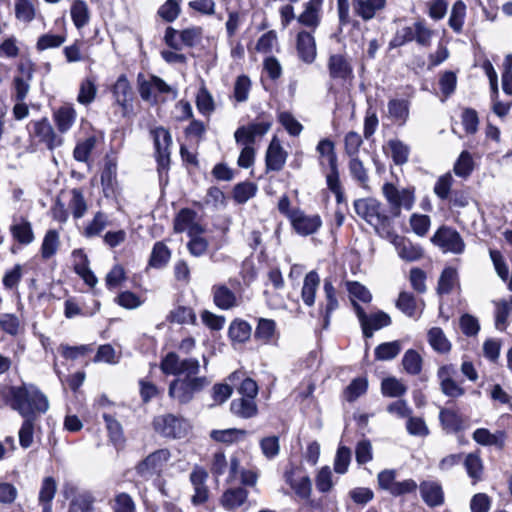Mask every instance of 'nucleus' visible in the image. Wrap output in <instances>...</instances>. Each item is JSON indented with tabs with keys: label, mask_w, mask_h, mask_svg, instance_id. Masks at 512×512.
Here are the masks:
<instances>
[{
	"label": "nucleus",
	"mask_w": 512,
	"mask_h": 512,
	"mask_svg": "<svg viewBox=\"0 0 512 512\" xmlns=\"http://www.w3.org/2000/svg\"><path fill=\"white\" fill-rule=\"evenodd\" d=\"M0 403L17 411L22 417L36 418L49 409L48 398L33 384L0 387Z\"/></svg>",
	"instance_id": "1"
},
{
	"label": "nucleus",
	"mask_w": 512,
	"mask_h": 512,
	"mask_svg": "<svg viewBox=\"0 0 512 512\" xmlns=\"http://www.w3.org/2000/svg\"><path fill=\"white\" fill-rule=\"evenodd\" d=\"M356 214L371 225L381 235H389L392 220L383 210L382 204L376 198L357 199L353 203Z\"/></svg>",
	"instance_id": "2"
},
{
	"label": "nucleus",
	"mask_w": 512,
	"mask_h": 512,
	"mask_svg": "<svg viewBox=\"0 0 512 512\" xmlns=\"http://www.w3.org/2000/svg\"><path fill=\"white\" fill-rule=\"evenodd\" d=\"M382 194L393 217H399L402 209L411 210L415 203V189L413 187L399 189L392 183H385L382 186Z\"/></svg>",
	"instance_id": "3"
},
{
	"label": "nucleus",
	"mask_w": 512,
	"mask_h": 512,
	"mask_svg": "<svg viewBox=\"0 0 512 512\" xmlns=\"http://www.w3.org/2000/svg\"><path fill=\"white\" fill-rule=\"evenodd\" d=\"M209 384L210 380L205 376L177 378L170 383L168 394L179 403L187 404L193 399L195 393L202 391Z\"/></svg>",
	"instance_id": "4"
},
{
	"label": "nucleus",
	"mask_w": 512,
	"mask_h": 512,
	"mask_svg": "<svg viewBox=\"0 0 512 512\" xmlns=\"http://www.w3.org/2000/svg\"><path fill=\"white\" fill-rule=\"evenodd\" d=\"M152 425L158 434L172 439L185 437L190 427L184 418L174 414L158 415L153 419Z\"/></svg>",
	"instance_id": "5"
},
{
	"label": "nucleus",
	"mask_w": 512,
	"mask_h": 512,
	"mask_svg": "<svg viewBox=\"0 0 512 512\" xmlns=\"http://www.w3.org/2000/svg\"><path fill=\"white\" fill-rule=\"evenodd\" d=\"M240 287V281L230 278L228 283H218L212 286L211 292L214 304L221 310H230L239 305L240 298L235 290Z\"/></svg>",
	"instance_id": "6"
},
{
	"label": "nucleus",
	"mask_w": 512,
	"mask_h": 512,
	"mask_svg": "<svg viewBox=\"0 0 512 512\" xmlns=\"http://www.w3.org/2000/svg\"><path fill=\"white\" fill-rule=\"evenodd\" d=\"M150 134L153 138L158 171L161 173L168 169L170 163V148L172 146V136L164 127L151 129Z\"/></svg>",
	"instance_id": "7"
},
{
	"label": "nucleus",
	"mask_w": 512,
	"mask_h": 512,
	"mask_svg": "<svg viewBox=\"0 0 512 512\" xmlns=\"http://www.w3.org/2000/svg\"><path fill=\"white\" fill-rule=\"evenodd\" d=\"M170 457L168 449H158L137 464L136 473L144 479H149L162 471Z\"/></svg>",
	"instance_id": "8"
},
{
	"label": "nucleus",
	"mask_w": 512,
	"mask_h": 512,
	"mask_svg": "<svg viewBox=\"0 0 512 512\" xmlns=\"http://www.w3.org/2000/svg\"><path fill=\"white\" fill-rule=\"evenodd\" d=\"M354 310L366 338L372 337L374 331L387 327L391 324L390 316L383 311L367 315L358 303H354Z\"/></svg>",
	"instance_id": "9"
},
{
	"label": "nucleus",
	"mask_w": 512,
	"mask_h": 512,
	"mask_svg": "<svg viewBox=\"0 0 512 512\" xmlns=\"http://www.w3.org/2000/svg\"><path fill=\"white\" fill-rule=\"evenodd\" d=\"M431 241L444 252L460 254L464 251L465 244L460 234L449 227H441L431 238Z\"/></svg>",
	"instance_id": "10"
},
{
	"label": "nucleus",
	"mask_w": 512,
	"mask_h": 512,
	"mask_svg": "<svg viewBox=\"0 0 512 512\" xmlns=\"http://www.w3.org/2000/svg\"><path fill=\"white\" fill-rule=\"evenodd\" d=\"M290 222L294 230L302 236L314 234L322 225L319 215H307L299 209L293 210Z\"/></svg>",
	"instance_id": "11"
},
{
	"label": "nucleus",
	"mask_w": 512,
	"mask_h": 512,
	"mask_svg": "<svg viewBox=\"0 0 512 512\" xmlns=\"http://www.w3.org/2000/svg\"><path fill=\"white\" fill-rule=\"evenodd\" d=\"M139 93L143 100L156 102L158 93H170L171 87L160 77L150 76L149 79L138 77Z\"/></svg>",
	"instance_id": "12"
},
{
	"label": "nucleus",
	"mask_w": 512,
	"mask_h": 512,
	"mask_svg": "<svg viewBox=\"0 0 512 512\" xmlns=\"http://www.w3.org/2000/svg\"><path fill=\"white\" fill-rule=\"evenodd\" d=\"M32 134L50 150L61 146L63 143L62 137L55 133L52 125L46 118L33 122Z\"/></svg>",
	"instance_id": "13"
},
{
	"label": "nucleus",
	"mask_w": 512,
	"mask_h": 512,
	"mask_svg": "<svg viewBox=\"0 0 512 512\" xmlns=\"http://www.w3.org/2000/svg\"><path fill=\"white\" fill-rule=\"evenodd\" d=\"M392 243L398 256L406 262L417 261L424 255V250L420 245L413 243L411 240L403 236H393Z\"/></svg>",
	"instance_id": "14"
},
{
	"label": "nucleus",
	"mask_w": 512,
	"mask_h": 512,
	"mask_svg": "<svg viewBox=\"0 0 512 512\" xmlns=\"http://www.w3.org/2000/svg\"><path fill=\"white\" fill-rule=\"evenodd\" d=\"M327 67L332 79L347 80L353 77L352 65L343 54L330 55Z\"/></svg>",
	"instance_id": "15"
},
{
	"label": "nucleus",
	"mask_w": 512,
	"mask_h": 512,
	"mask_svg": "<svg viewBox=\"0 0 512 512\" xmlns=\"http://www.w3.org/2000/svg\"><path fill=\"white\" fill-rule=\"evenodd\" d=\"M196 213L190 209H182L174 220V231L176 233L187 232L188 235L201 234L203 228L195 221Z\"/></svg>",
	"instance_id": "16"
},
{
	"label": "nucleus",
	"mask_w": 512,
	"mask_h": 512,
	"mask_svg": "<svg viewBox=\"0 0 512 512\" xmlns=\"http://www.w3.org/2000/svg\"><path fill=\"white\" fill-rule=\"evenodd\" d=\"M297 53L299 58L307 63L311 64L314 62L317 51L314 37L306 31H301L297 35Z\"/></svg>",
	"instance_id": "17"
},
{
	"label": "nucleus",
	"mask_w": 512,
	"mask_h": 512,
	"mask_svg": "<svg viewBox=\"0 0 512 512\" xmlns=\"http://www.w3.org/2000/svg\"><path fill=\"white\" fill-rule=\"evenodd\" d=\"M287 153L283 150L280 142L274 137L266 151V170L280 171L286 162Z\"/></svg>",
	"instance_id": "18"
},
{
	"label": "nucleus",
	"mask_w": 512,
	"mask_h": 512,
	"mask_svg": "<svg viewBox=\"0 0 512 512\" xmlns=\"http://www.w3.org/2000/svg\"><path fill=\"white\" fill-rule=\"evenodd\" d=\"M419 488L423 501L429 507H437L443 504L444 493L440 483L432 480L423 481Z\"/></svg>",
	"instance_id": "19"
},
{
	"label": "nucleus",
	"mask_w": 512,
	"mask_h": 512,
	"mask_svg": "<svg viewBox=\"0 0 512 512\" xmlns=\"http://www.w3.org/2000/svg\"><path fill=\"white\" fill-rule=\"evenodd\" d=\"M113 95L115 98V102L121 106L123 110V115H127L130 107H131V96L132 89L127 80L126 76L121 75L113 86Z\"/></svg>",
	"instance_id": "20"
},
{
	"label": "nucleus",
	"mask_w": 512,
	"mask_h": 512,
	"mask_svg": "<svg viewBox=\"0 0 512 512\" xmlns=\"http://www.w3.org/2000/svg\"><path fill=\"white\" fill-rule=\"evenodd\" d=\"M352 3L355 14L368 21L384 9L386 0H353Z\"/></svg>",
	"instance_id": "21"
},
{
	"label": "nucleus",
	"mask_w": 512,
	"mask_h": 512,
	"mask_svg": "<svg viewBox=\"0 0 512 512\" xmlns=\"http://www.w3.org/2000/svg\"><path fill=\"white\" fill-rule=\"evenodd\" d=\"M284 480L288 485H290L298 497L302 499H308L310 497L312 484L308 476L295 478L294 469H290L285 471Z\"/></svg>",
	"instance_id": "22"
},
{
	"label": "nucleus",
	"mask_w": 512,
	"mask_h": 512,
	"mask_svg": "<svg viewBox=\"0 0 512 512\" xmlns=\"http://www.w3.org/2000/svg\"><path fill=\"white\" fill-rule=\"evenodd\" d=\"M10 232L12 237L22 245H29L35 239L31 223L24 218L14 220L10 226Z\"/></svg>",
	"instance_id": "23"
},
{
	"label": "nucleus",
	"mask_w": 512,
	"mask_h": 512,
	"mask_svg": "<svg viewBox=\"0 0 512 512\" xmlns=\"http://www.w3.org/2000/svg\"><path fill=\"white\" fill-rule=\"evenodd\" d=\"M473 439L480 445L502 449L505 444V433L503 431L491 433L488 429L479 428L473 432Z\"/></svg>",
	"instance_id": "24"
},
{
	"label": "nucleus",
	"mask_w": 512,
	"mask_h": 512,
	"mask_svg": "<svg viewBox=\"0 0 512 512\" xmlns=\"http://www.w3.org/2000/svg\"><path fill=\"white\" fill-rule=\"evenodd\" d=\"M320 285V277L316 271H310L304 278L301 298L305 305L311 307L315 303L316 292Z\"/></svg>",
	"instance_id": "25"
},
{
	"label": "nucleus",
	"mask_w": 512,
	"mask_h": 512,
	"mask_svg": "<svg viewBox=\"0 0 512 512\" xmlns=\"http://www.w3.org/2000/svg\"><path fill=\"white\" fill-rule=\"evenodd\" d=\"M77 113L71 105H63L54 112L53 119L59 132L66 133L73 126Z\"/></svg>",
	"instance_id": "26"
},
{
	"label": "nucleus",
	"mask_w": 512,
	"mask_h": 512,
	"mask_svg": "<svg viewBox=\"0 0 512 512\" xmlns=\"http://www.w3.org/2000/svg\"><path fill=\"white\" fill-rule=\"evenodd\" d=\"M248 498V492L244 488L236 487L227 489L221 496L222 506L228 510H234L241 507Z\"/></svg>",
	"instance_id": "27"
},
{
	"label": "nucleus",
	"mask_w": 512,
	"mask_h": 512,
	"mask_svg": "<svg viewBox=\"0 0 512 512\" xmlns=\"http://www.w3.org/2000/svg\"><path fill=\"white\" fill-rule=\"evenodd\" d=\"M33 68H28L26 77L15 76L12 82V99L14 101H25L30 91V82L33 78Z\"/></svg>",
	"instance_id": "28"
},
{
	"label": "nucleus",
	"mask_w": 512,
	"mask_h": 512,
	"mask_svg": "<svg viewBox=\"0 0 512 512\" xmlns=\"http://www.w3.org/2000/svg\"><path fill=\"white\" fill-rule=\"evenodd\" d=\"M388 116L398 125H404L409 118V102L404 99H392L387 105Z\"/></svg>",
	"instance_id": "29"
},
{
	"label": "nucleus",
	"mask_w": 512,
	"mask_h": 512,
	"mask_svg": "<svg viewBox=\"0 0 512 512\" xmlns=\"http://www.w3.org/2000/svg\"><path fill=\"white\" fill-rule=\"evenodd\" d=\"M57 491V483L51 476L45 477L39 491V503L43 506L42 512H52L51 502Z\"/></svg>",
	"instance_id": "30"
},
{
	"label": "nucleus",
	"mask_w": 512,
	"mask_h": 512,
	"mask_svg": "<svg viewBox=\"0 0 512 512\" xmlns=\"http://www.w3.org/2000/svg\"><path fill=\"white\" fill-rule=\"evenodd\" d=\"M231 412L243 419H249L257 415L258 408L254 400L249 398L234 399L230 405Z\"/></svg>",
	"instance_id": "31"
},
{
	"label": "nucleus",
	"mask_w": 512,
	"mask_h": 512,
	"mask_svg": "<svg viewBox=\"0 0 512 512\" xmlns=\"http://www.w3.org/2000/svg\"><path fill=\"white\" fill-rule=\"evenodd\" d=\"M322 0H310L303 13L298 17V21L308 27H316L320 21V11Z\"/></svg>",
	"instance_id": "32"
},
{
	"label": "nucleus",
	"mask_w": 512,
	"mask_h": 512,
	"mask_svg": "<svg viewBox=\"0 0 512 512\" xmlns=\"http://www.w3.org/2000/svg\"><path fill=\"white\" fill-rule=\"evenodd\" d=\"M72 21L77 29H82L90 21L88 5L83 0H75L70 8Z\"/></svg>",
	"instance_id": "33"
},
{
	"label": "nucleus",
	"mask_w": 512,
	"mask_h": 512,
	"mask_svg": "<svg viewBox=\"0 0 512 512\" xmlns=\"http://www.w3.org/2000/svg\"><path fill=\"white\" fill-rule=\"evenodd\" d=\"M464 466L468 476L472 479V483L476 484L483 478L484 466L479 455L470 453L465 457Z\"/></svg>",
	"instance_id": "34"
},
{
	"label": "nucleus",
	"mask_w": 512,
	"mask_h": 512,
	"mask_svg": "<svg viewBox=\"0 0 512 512\" xmlns=\"http://www.w3.org/2000/svg\"><path fill=\"white\" fill-rule=\"evenodd\" d=\"M402 366L407 374L418 375L422 371L423 358L416 350L408 349L403 355Z\"/></svg>",
	"instance_id": "35"
},
{
	"label": "nucleus",
	"mask_w": 512,
	"mask_h": 512,
	"mask_svg": "<svg viewBox=\"0 0 512 512\" xmlns=\"http://www.w3.org/2000/svg\"><path fill=\"white\" fill-rule=\"evenodd\" d=\"M60 246V237L59 233L54 230H48L43 238L42 244H41V257L44 260L50 259L52 256L56 254L58 251V248Z\"/></svg>",
	"instance_id": "36"
},
{
	"label": "nucleus",
	"mask_w": 512,
	"mask_h": 512,
	"mask_svg": "<svg viewBox=\"0 0 512 512\" xmlns=\"http://www.w3.org/2000/svg\"><path fill=\"white\" fill-rule=\"evenodd\" d=\"M103 419L106 423V428L113 444L117 447L123 446L125 437L121 423L112 415L107 413L103 414Z\"/></svg>",
	"instance_id": "37"
},
{
	"label": "nucleus",
	"mask_w": 512,
	"mask_h": 512,
	"mask_svg": "<svg viewBox=\"0 0 512 512\" xmlns=\"http://www.w3.org/2000/svg\"><path fill=\"white\" fill-rule=\"evenodd\" d=\"M428 342L438 353H447L451 350L450 341L439 327H433L428 331Z\"/></svg>",
	"instance_id": "38"
},
{
	"label": "nucleus",
	"mask_w": 512,
	"mask_h": 512,
	"mask_svg": "<svg viewBox=\"0 0 512 512\" xmlns=\"http://www.w3.org/2000/svg\"><path fill=\"white\" fill-rule=\"evenodd\" d=\"M323 289L326 299L324 308V327H327L329 324L330 316L338 308L339 303L336 298V290L331 281L325 280Z\"/></svg>",
	"instance_id": "39"
},
{
	"label": "nucleus",
	"mask_w": 512,
	"mask_h": 512,
	"mask_svg": "<svg viewBox=\"0 0 512 512\" xmlns=\"http://www.w3.org/2000/svg\"><path fill=\"white\" fill-rule=\"evenodd\" d=\"M108 223V216L105 213L99 211L94 215L93 219L88 222L83 230V235L86 238L99 236L108 226Z\"/></svg>",
	"instance_id": "40"
},
{
	"label": "nucleus",
	"mask_w": 512,
	"mask_h": 512,
	"mask_svg": "<svg viewBox=\"0 0 512 512\" xmlns=\"http://www.w3.org/2000/svg\"><path fill=\"white\" fill-rule=\"evenodd\" d=\"M171 252L163 242H156L153 246L149 265L153 268H162L170 260Z\"/></svg>",
	"instance_id": "41"
},
{
	"label": "nucleus",
	"mask_w": 512,
	"mask_h": 512,
	"mask_svg": "<svg viewBox=\"0 0 512 512\" xmlns=\"http://www.w3.org/2000/svg\"><path fill=\"white\" fill-rule=\"evenodd\" d=\"M196 107L206 117H209L215 110L213 96L204 85L200 87L196 95Z\"/></svg>",
	"instance_id": "42"
},
{
	"label": "nucleus",
	"mask_w": 512,
	"mask_h": 512,
	"mask_svg": "<svg viewBox=\"0 0 512 512\" xmlns=\"http://www.w3.org/2000/svg\"><path fill=\"white\" fill-rule=\"evenodd\" d=\"M402 349L400 341L385 342L375 348V358L379 361H388L397 357Z\"/></svg>",
	"instance_id": "43"
},
{
	"label": "nucleus",
	"mask_w": 512,
	"mask_h": 512,
	"mask_svg": "<svg viewBox=\"0 0 512 512\" xmlns=\"http://www.w3.org/2000/svg\"><path fill=\"white\" fill-rule=\"evenodd\" d=\"M276 334V323L271 319L261 318L255 330V338L264 344L272 341Z\"/></svg>",
	"instance_id": "44"
},
{
	"label": "nucleus",
	"mask_w": 512,
	"mask_h": 512,
	"mask_svg": "<svg viewBox=\"0 0 512 512\" xmlns=\"http://www.w3.org/2000/svg\"><path fill=\"white\" fill-rule=\"evenodd\" d=\"M406 391V385L395 377H387L381 383V392L386 397H400Z\"/></svg>",
	"instance_id": "45"
},
{
	"label": "nucleus",
	"mask_w": 512,
	"mask_h": 512,
	"mask_svg": "<svg viewBox=\"0 0 512 512\" xmlns=\"http://www.w3.org/2000/svg\"><path fill=\"white\" fill-rule=\"evenodd\" d=\"M349 171L354 180L364 189L368 188L369 176L363 162L358 157H352L349 161Z\"/></svg>",
	"instance_id": "46"
},
{
	"label": "nucleus",
	"mask_w": 512,
	"mask_h": 512,
	"mask_svg": "<svg viewBox=\"0 0 512 512\" xmlns=\"http://www.w3.org/2000/svg\"><path fill=\"white\" fill-rule=\"evenodd\" d=\"M391 157L396 165H403L408 161L410 148L398 139L388 141Z\"/></svg>",
	"instance_id": "47"
},
{
	"label": "nucleus",
	"mask_w": 512,
	"mask_h": 512,
	"mask_svg": "<svg viewBox=\"0 0 512 512\" xmlns=\"http://www.w3.org/2000/svg\"><path fill=\"white\" fill-rule=\"evenodd\" d=\"M246 433L245 430L230 428L225 430H212L210 437L217 442L232 444L245 437Z\"/></svg>",
	"instance_id": "48"
},
{
	"label": "nucleus",
	"mask_w": 512,
	"mask_h": 512,
	"mask_svg": "<svg viewBox=\"0 0 512 512\" xmlns=\"http://www.w3.org/2000/svg\"><path fill=\"white\" fill-rule=\"evenodd\" d=\"M259 446L263 456L268 460L276 458L280 453V440L276 435L263 437L259 441Z\"/></svg>",
	"instance_id": "49"
},
{
	"label": "nucleus",
	"mask_w": 512,
	"mask_h": 512,
	"mask_svg": "<svg viewBox=\"0 0 512 512\" xmlns=\"http://www.w3.org/2000/svg\"><path fill=\"white\" fill-rule=\"evenodd\" d=\"M466 15V5L463 1L458 0L454 3L449 17V26L457 33L462 31L464 19Z\"/></svg>",
	"instance_id": "50"
},
{
	"label": "nucleus",
	"mask_w": 512,
	"mask_h": 512,
	"mask_svg": "<svg viewBox=\"0 0 512 512\" xmlns=\"http://www.w3.org/2000/svg\"><path fill=\"white\" fill-rule=\"evenodd\" d=\"M229 336L233 341L243 343L251 336V326L246 321H233L229 327Z\"/></svg>",
	"instance_id": "51"
},
{
	"label": "nucleus",
	"mask_w": 512,
	"mask_h": 512,
	"mask_svg": "<svg viewBox=\"0 0 512 512\" xmlns=\"http://www.w3.org/2000/svg\"><path fill=\"white\" fill-rule=\"evenodd\" d=\"M257 192V185L252 182H243L235 186L233 190V197L237 203H246L249 199L253 198Z\"/></svg>",
	"instance_id": "52"
},
{
	"label": "nucleus",
	"mask_w": 512,
	"mask_h": 512,
	"mask_svg": "<svg viewBox=\"0 0 512 512\" xmlns=\"http://www.w3.org/2000/svg\"><path fill=\"white\" fill-rule=\"evenodd\" d=\"M439 417L444 429L448 432H457L462 428L461 418L452 410L442 409Z\"/></svg>",
	"instance_id": "53"
},
{
	"label": "nucleus",
	"mask_w": 512,
	"mask_h": 512,
	"mask_svg": "<svg viewBox=\"0 0 512 512\" xmlns=\"http://www.w3.org/2000/svg\"><path fill=\"white\" fill-rule=\"evenodd\" d=\"M74 218H82L88 210L87 203L80 189L72 190V198L69 203Z\"/></svg>",
	"instance_id": "54"
},
{
	"label": "nucleus",
	"mask_w": 512,
	"mask_h": 512,
	"mask_svg": "<svg viewBox=\"0 0 512 512\" xmlns=\"http://www.w3.org/2000/svg\"><path fill=\"white\" fill-rule=\"evenodd\" d=\"M195 319L196 316L192 309L184 306H178L167 316L168 321L177 324L193 323Z\"/></svg>",
	"instance_id": "55"
},
{
	"label": "nucleus",
	"mask_w": 512,
	"mask_h": 512,
	"mask_svg": "<svg viewBox=\"0 0 512 512\" xmlns=\"http://www.w3.org/2000/svg\"><path fill=\"white\" fill-rule=\"evenodd\" d=\"M347 290L349 292V296L352 301V305L356 303L355 300L362 301L364 303H368L372 299V295L369 290L358 282H347L346 283Z\"/></svg>",
	"instance_id": "56"
},
{
	"label": "nucleus",
	"mask_w": 512,
	"mask_h": 512,
	"mask_svg": "<svg viewBox=\"0 0 512 512\" xmlns=\"http://www.w3.org/2000/svg\"><path fill=\"white\" fill-rule=\"evenodd\" d=\"M24 421L19 430V443L22 448L27 449L33 443L34 420L32 417H24Z\"/></svg>",
	"instance_id": "57"
},
{
	"label": "nucleus",
	"mask_w": 512,
	"mask_h": 512,
	"mask_svg": "<svg viewBox=\"0 0 512 512\" xmlns=\"http://www.w3.org/2000/svg\"><path fill=\"white\" fill-rule=\"evenodd\" d=\"M182 359L174 352H169L161 361L160 369L166 375L179 376Z\"/></svg>",
	"instance_id": "58"
},
{
	"label": "nucleus",
	"mask_w": 512,
	"mask_h": 512,
	"mask_svg": "<svg viewBox=\"0 0 512 512\" xmlns=\"http://www.w3.org/2000/svg\"><path fill=\"white\" fill-rule=\"evenodd\" d=\"M512 310V300L507 302L505 300L500 301L496 305L495 314V327L496 329L503 331L506 328L507 320Z\"/></svg>",
	"instance_id": "59"
},
{
	"label": "nucleus",
	"mask_w": 512,
	"mask_h": 512,
	"mask_svg": "<svg viewBox=\"0 0 512 512\" xmlns=\"http://www.w3.org/2000/svg\"><path fill=\"white\" fill-rule=\"evenodd\" d=\"M434 34V30L430 29L423 20L415 22V41L418 45L430 46Z\"/></svg>",
	"instance_id": "60"
},
{
	"label": "nucleus",
	"mask_w": 512,
	"mask_h": 512,
	"mask_svg": "<svg viewBox=\"0 0 512 512\" xmlns=\"http://www.w3.org/2000/svg\"><path fill=\"white\" fill-rule=\"evenodd\" d=\"M181 0H167L158 10V15L166 22H173L180 14Z\"/></svg>",
	"instance_id": "61"
},
{
	"label": "nucleus",
	"mask_w": 512,
	"mask_h": 512,
	"mask_svg": "<svg viewBox=\"0 0 512 512\" xmlns=\"http://www.w3.org/2000/svg\"><path fill=\"white\" fill-rule=\"evenodd\" d=\"M368 382L365 378L354 379L345 390V398L349 402L355 401L358 397L366 393Z\"/></svg>",
	"instance_id": "62"
},
{
	"label": "nucleus",
	"mask_w": 512,
	"mask_h": 512,
	"mask_svg": "<svg viewBox=\"0 0 512 512\" xmlns=\"http://www.w3.org/2000/svg\"><path fill=\"white\" fill-rule=\"evenodd\" d=\"M457 279L455 269L449 267L444 269L438 282V292L440 294H448L452 291Z\"/></svg>",
	"instance_id": "63"
},
{
	"label": "nucleus",
	"mask_w": 512,
	"mask_h": 512,
	"mask_svg": "<svg viewBox=\"0 0 512 512\" xmlns=\"http://www.w3.org/2000/svg\"><path fill=\"white\" fill-rule=\"evenodd\" d=\"M473 171V160L469 152L463 151L454 165V172L459 177H468Z\"/></svg>",
	"instance_id": "64"
}]
</instances>
